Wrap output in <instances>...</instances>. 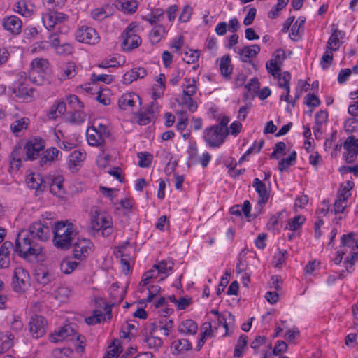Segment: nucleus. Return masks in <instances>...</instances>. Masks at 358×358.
<instances>
[{"instance_id": "17", "label": "nucleus", "mask_w": 358, "mask_h": 358, "mask_svg": "<svg viewBox=\"0 0 358 358\" xmlns=\"http://www.w3.org/2000/svg\"><path fill=\"white\" fill-rule=\"evenodd\" d=\"M28 231L30 232L34 239L37 238L41 241L48 240L51 234L50 227L40 222L31 224L29 227Z\"/></svg>"}, {"instance_id": "4", "label": "nucleus", "mask_w": 358, "mask_h": 358, "mask_svg": "<svg viewBox=\"0 0 358 358\" xmlns=\"http://www.w3.org/2000/svg\"><path fill=\"white\" fill-rule=\"evenodd\" d=\"M90 229L94 233H101L103 237L110 236L114 231L112 217L98 208H93L90 215Z\"/></svg>"}, {"instance_id": "2", "label": "nucleus", "mask_w": 358, "mask_h": 358, "mask_svg": "<svg viewBox=\"0 0 358 358\" xmlns=\"http://www.w3.org/2000/svg\"><path fill=\"white\" fill-rule=\"evenodd\" d=\"M341 246L338 251L343 252L345 270L339 273V278L345 277V273L351 272L355 259L358 257V244L354 238V234H343L341 238Z\"/></svg>"}, {"instance_id": "20", "label": "nucleus", "mask_w": 358, "mask_h": 358, "mask_svg": "<svg viewBox=\"0 0 358 358\" xmlns=\"http://www.w3.org/2000/svg\"><path fill=\"white\" fill-rule=\"evenodd\" d=\"M76 331L69 324L64 325L57 330H55L50 336V340L52 343H58L66 339H72Z\"/></svg>"}, {"instance_id": "26", "label": "nucleus", "mask_w": 358, "mask_h": 358, "mask_svg": "<svg viewBox=\"0 0 358 358\" xmlns=\"http://www.w3.org/2000/svg\"><path fill=\"white\" fill-rule=\"evenodd\" d=\"M178 331L184 335H194L198 331V324L193 320L186 319L180 323Z\"/></svg>"}, {"instance_id": "30", "label": "nucleus", "mask_w": 358, "mask_h": 358, "mask_svg": "<svg viewBox=\"0 0 358 358\" xmlns=\"http://www.w3.org/2000/svg\"><path fill=\"white\" fill-rule=\"evenodd\" d=\"M126 245L119 246L115 253L117 257H120V264L122 271L124 274H127L131 269L130 257L124 254Z\"/></svg>"}, {"instance_id": "42", "label": "nucleus", "mask_w": 358, "mask_h": 358, "mask_svg": "<svg viewBox=\"0 0 358 358\" xmlns=\"http://www.w3.org/2000/svg\"><path fill=\"white\" fill-rule=\"evenodd\" d=\"M306 218L302 215H297L289 220L286 229L291 231H296L299 229L301 226L304 223Z\"/></svg>"}, {"instance_id": "29", "label": "nucleus", "mask_w": 358, "mask_h": 358, "mask_svg": "<svg viewBox=\"0 0 358 358\" xmlns=\"http://www.w3.org/2000/svg\"><path fill=\"white\" fill-rule=\"evenodd\" d=\"M156 329L165 336H169L174 329V323L171 319L162 317L156 322Z\"/></svg>"}, {"instance_id": "36", "label": "nucleus", "mask_w": 358, "mask_h": 358, "mask_svg": "<svg viewBox=\"0 0 358 358\" xmlns=\"http://www.w3.org/2000/svg\"><path fill=\"white\" fill-rule=\"evenodd\" d=\"M117 7L124 13H134L136 12L138 3L136 0H118Z\"/></svg>"}, {"instance_id": "58", "label": "nucleus", "mask_w": 358, "mask_h": 358, "mask_svg": "<svg viewBox=\"0 0 358 358\" xmlns=\"http://www.w3.org/2000/svg\"><path fill=\"white\" fill-rule=\"evenodd\" d=\"M114 80V76L108 74H96L93 73L91 76V80L92 82H103L106 84L111 83Z\"/></svg>"}, {"instance_id": "54", "label": "nucleus", "mask_w": 358, "mask_h": 358, "mask_svg": "<svg viewBox=\"0 0 358 358\" xmlns=\"http://www.w3.org/2000/svg\"><path fill=\"white\" fill-rule=\"evenodd\" d=\"M139 159L138 166L143 168L148 167L152 160V156L148 152H139L138 154Z\"/></svg>"}, {"instance_id": "35", "label": "nucleus", "mask_w": 358, "mask_h": 358, "mask_svg": "<svg viewBox=\"0 0 358 358\" xmlns=\"http://www.w3.org/2000/svg\"><path fill=\"white\" fill-rule=\"evenodd\" d=\"M277 80L278 87L281 89L287 88L290 87V80L292 78L291 73L289 71L277 72L275 76H272Z\"/></svg>"}, {"instance_id": "9", "label": "nucleus", "mask_w": 358, "mask_h": 358, "mask_svg": "<svg viewBox=\"0 0 358 358\" xmlns=\"http://www.w3.org/2000/svg\"><path fill=\"white\" fill-rule=\"evenodd\" d=\"M226 131L222 130L218 126H210L203 131V138L206 144L211 148H219L224 142Z\"/></svg>"}, {"instance_id": "57", "label": "nucleus", "mask_w": 358, "mask_h": 358, "mask_svg": "<svg viewBox=\"0 0 358 358\" xmlns=\"http://www.w3.org/2000/svg\"><path fill=\"white\" fill-rule=\"evenodd\" d=\"M55 52L59 55H68L73 52V46L68 43L59 44L55 48Z\"/></svg>"}, {"instance_id": "24", "label": "nucleus", "mask_w": 358, "mask_h": 358, "mask_svg": "<svg viewBox=\"0 0 358 358\" xmlns=\"http://www.w3.org/2000/svg\"><path fill=\"white\" fill-rule=\"evenodd\" d=\"M13 249V243L6 241L0 248V268H8L10 262V252Z\"/></svg>"}, {"instance_id": "40", "label": "nucleus", "mask_w": 358, "mask_h": 358, "mask_svg": "<svg viewBox=\"0 0 358 358\" xmlns=\"http://www.w3.org/2000/svg\"><path fill=\"white\" fill-rule=\"evenodd\" d=\"M108 8V5H105L103 6L94 8L91 10L90 15L94 20H103L109 15L108 13L107 12Z\"/></svg>"}, {"instance_id": "61", "label": "nucleus", "mask_w": 358, "mask_h": 358, "mask_svg": "<svg viewBox=\"0 0 358 358\" xmlns=\"http://www.w3.org/2000/svg\"><path fill=\"white\" fill-rule=\"evenodd\" d=\"M242 129V124L239 121H234L226 129V136L231 134L234 136H236Z\"/></svg>"}, {"instance_id": "27", "label": "nucleus", "mask_w": 358, "mask_h": 358, "mask_svg": "<svg viewBox=\"0 0 358 358\" xmlns=\"http://www.w3.org/2000/svg\"><path fill=\"white\" fill-rule=\"evenodd\" d=\"M16 96L28 101L32 97L33 89L24 82L17 83L13 88Z\"/></svg>"}, {"instance_id": "23", "label": "nucleus", "mask_w": 358, "mask_h": 358, "mask_svg": "<svg viewBox=\"0 0 358 358\" xmlns=\"http://www.w3.org/2000/svg\"><path fill=\"white\" fill-rule=\"evenodd\" d=\"M30 124V120L28 117H23L14 120L10 126L11 132L15 136H23Z\"/></svg>"}, {"instance_id": "33", "label": "nucleus", "mask_w": 358, "mask_h": 358, "mask_svg": "<svg viewBox=\"0 0 358 358\" xmlns=\"http://www.w3.org/2000/svg\"><path fill=\"white\" fill-rule=\"evenodd\" d=\"M63 181L64 179L62 176H57L52 179L50 185V191L52 194L58 197L64 196L65 191L63 187Z\"/></svg>"}, {"instance_id": "64", "label": "nucleus", "mask_w": 358, "mask_h": 358, "mask_svg": "<svg viewBox=\"0 0 358 358\" xmlns=\"http://www.w3.org/2000/svg\"><path fill=\"white\" fill-rule=\"evenodd\" d=\"M20 150L15 149L10 155V165L12 167L19 168L22 164V159L20 158Z\"/></svg>"}, {"instance_id": "25", "label": "nucleus", "mask_w": 358, "mask_h": 358, "mask_svg": "<svg viewBox=\"0 0 358 358\" xmlns=\"http://www.w3.org/2000/svg\"><path fill=\"white\" fill-rule=\"evenodd\" d=\"M140 101L139 96L135 93H126L119 99L118 105L122 110L132 109Z\"/></svg>"}, {"instance_id": "21", "label": "nucleus", "mask_w": 358, "mask_h": 358, "mask_svg": "<svg viewBox=\"0 0 358 358\" xmlns=\"http://www.w3.org/2000/svg\"><path fill=\"white\" fill-rule=\"evenodd\" d=\"M85 158L86 153L84 150H74L68 157V169L72 172L78 171L83 166Z\"/></svg>"}, {"instance_id": "32", "label": "nucleus", "mask_w": 358, "mask_h": 358, "mask_svg": "<svg viewBox=\"0 0 358 358\" xmlns=\"http://www.w3.org/2000/svg\"><path fill=\"white\" fill-rule=\"evenodd\" d=\"M26 182L29 188L41 191L44 182L39 173H31L27 176Z\"/></svg>"}, {"instance_id": "53", "label": "nucleus", "mask_w": 358, "mask_h": 358, "mask_svg": "<svg viewBox=\"0 0 358 358\" xmlns=\"http://www.w3.org/2000/svg\"><path fill=\"white\" fill-rule=\"evenodd\" d=\"M345 131L348 134L358 132V121L355 118H349L344 124Z\"/></svg>"}, {"instance_id": "39", "label": "nucleus", "mask_w": 358, "mask_h": 358, "mask_svg": "<svg viewBox=\"0 0 358 358\" xmlns=\"http://www.w3.org/2000/svg\"><path fill=\"white\" fill-rule=\"evenodd\" d=\"M296 159V152L293 151L288 157L282 159L278 162V170L282 173L287 169L290 166L294 164Z\"/></svg>"}, {"instance_id": "60", "label": "nucleus", "mask_w": 358, "mask_h": 358, "mask_svg": "<svg viewBox=\"0 0 358 358\" xmlns=\"http://www.w3.org/2000/svg\"><path fill=\"white\" fill-rule=\"evenodd\" d=\"M352 99H357L348 107V113L352 116H358V91L350 93Z\"/></svg>"}, {"instance_id": "11", "label": "nucleus", "mask_w": 358, "mask_h": 358, "mask_svg": "<svg viewBox=\"0 0 358 358\" xmlns=\"http://www.w3.org/2000/svg\"><path fill=\"white\" fill-rule=\"evenodd\" d=\"M13 287L16 292H22L29 285V274L22 267L15 269L13 276Z\"/></svg>"}, {"instance_id": "51", "label": "nucleus", "mask_w": 358, "mask_h": 358, "mask_svg": "<svg viewBox=\"0 0 358 358\" xmlns=\"http://www.w3.org/2000/svg\"><path fill=\"white\" fill-rule=\"evenodd\" d=\"M199 57V52L196 50H189L183 52L182 59L187 64L196 62Z\"/></svg>"}, {"instance_id": "5", "label": "nucleus", "mask_w": 358, "mask_h": 358, "mask_svg": "<svg viewBox=\"0 0 358 358\" xmlns=\"http://www.w3.org/2000/svg\"><path fill=\"white\" fill-rule=\"evenodd\" d=\"M110 136L108 125L103 120H95L86 131V137L90 146L103 148L106 139Z\"/></svg>"}, {"instance_id": "45", "label": "nucleus", "mask_w": 358, "mask_h": 358, "mask_svg": "<svg viewBox=\"0 0 358 358\" xmlns=\"http://www.w3.org/2000/svg\"><path fill=\"white\" fill-rule=\"evenodd\" d=\"M354 185V182L351 180H348L344 184H342L338 190V196L348 199L351 196L350 190L353 188Z\"/></svg>"}, {"instance_id": "43", "label": "nucleus", "mask_w": 358, "mask_h": 358, "mask_svg": "<svg viewBox=\"0 0 358 358\" xmlns=\"http://www.w3.org/2000/svg\"><path fill=\"white\" fill-rule=\"evenodd\" d=\"M203 330L201 334V338L198 341L197 348L199 350L205 343L206 337L210 336L212 333V325L210 322H206L202 326Z\"/></svg>"}, {"instance_id": "12", "label": "nucleus", "mask_w": 358, "mask_h": 358, "mask_svg": "<svg viewBox=\"0 0 358 358\" xmlns=\"http://www.w3.org/2000/svg\"><path fill=\"white\" fill-rule=\"evenodd\" d=\"M29 329L33 338H41L43 336L46 332L47 320L43 316L34 315L30 317Z\"/></svg>"}, {"instance_id": "16", "label": "nucleus", "mask_w": 358, "mask_h": 358, "mask_svg": "<svg viewBox=\"0 0 358 358\" xmlns=\"http://www.w3.org/2000/svg\"><path fill=\"white\" fill-rule=\"evenodd\" d=\"M92 248L93 243L90 239H78L73 245V255L78 259H83L92 251Z\"/></svg>"}, {"instance_id": "31", "label": "nucleus", "mask_w": 358, "mask_h": 358, "mask_svg": "<svg viewBox=\"0 0 358 358\" xmlns=\"http://www.w3.org/2000/svg\"><path fill=\"white\" fill-rule=\"evenodd\" d=\"M344 36V31L334 29L327 41V48L331 51L338 50L341 44L339 39L343 38Z\"/></svg>"}, {"instance_id": "56", "label": "nucleus", "mask_w": 358, "mask_h": 358, "mask_svg": "<svg viewBox=\"0 0 358 358\" xmlns=\"http://www.w3.org/2000/svg\"><path fill=\"white\" fill-rule=\"evenodd\" d=\"M155 118V115L150 109L146 112L142 113L139 115L138 118V123L141 125H146L149 124Z\"/></svg>"}, {"instance_id": "55", "label": "nucleus", "mask_w": 358, "mask_h": 358, "mask_svg": "<svg viewBox=\"0 0 358 358\" xmlns=\"http://www.w3.org/2000/svg\"><path fill=\"white\" fill-rule=\"evenodd\" d=\"M157 271H156L154 268L152 269L149 270L148 271L145 273L142 276V279L140 282V286L145 287L148 285L150 282V280L152 279L157 277Z\"/></svg>"}, {"instance_id": "6", "label": "nucleus", "mask_w": 358, "mask_h": 358, "mask_svg": "<svg viewBox=\"0 0 358 358\" xmlns=\"http://www.w3.org/2000/svg\"><path fill=\"white\" fill-rule=\"evenodd\" d=\"M69 20L67 15L57 11H50L43 15L42 21L45 27L50 30L56 27L61 34H66L69 28L65 24Z\"/></svg>"}, {"instance_id": "63", "label": "nucleus", "mask_w": 358, "mask_h": 358, "mask_svg": "<svg viewBox=\"0 0 358 358\" xmlns=\"http://www.w3.org/2000/svg\"><path fill=\"white\" fill-rule=\"evenodd\" d=\"M286 145L284 142H278L275 145L273 151L270 155L271 159H278L279 155H285Z\"/></svg>"}, {"instance_id": "49", "label": "nucleus", "mask_w": 358, "mask_h": 358, "mask_svg": "<svg viewBox=\"0 0 358 358\" xmlns=\"http://www.w3.org/2000/svg\"><path fill=\"white\" fill-rule=\"evenodd\" d=\"M121 351V347L113 342L108 347L103 358H117Z\"/></svg>"}, {"instance_id": "13", "label": "nucleus", "mask_w": 358, "mask_h": 358, "mask_svg": "<svg viewBox=\"0 0 358 358\" xmlns=\"http://www.w3.org/2000/svg\"><path fill=\"white\" fill-rule=\"evenodd\" d=\"M44 149V142L41 138H33L28 141L24 147L26 159L34 160Z\"/></svg>"}, {"instance_id": "50", "label": "nucleus", "mask_w": 358, "mask_h": 358, "mask_svg": "<svg viewBox=\"0 0 358 358\" xmlns=\"http://www.w3.org/2000/svg\"><path fill=\"white\" fill-rule=\"evenodd\" d=\"M173 348L178 353L184 351H187L192 348V345L189 341L185 338L180 339L175 341Z\"/></svg>"}, {"instance_id": "28", "label": "nucleus", "mask_w": 358, "mask_h": 358, "mask_svg": "<svg viewBox=\"0 0 358 358\" xmlns=\"http://www.w3.org/2000/svg\"><path fill=\"white\" fill-rule=\"evenodd\" d=\"M146 74L147 71L144 68H134L124 74L123 81L125 84H130L138 78H144Z\"/></svg>"}, {"instance_id": "44", "label": "nucleus", "mask_w": 358, "mask_h": 358, "mask_svg": "<svg viewBox=\"0 0 358 358\" xmlns=\"http://www.w3.org/2000/svg\"><path fill=\"white\" fill-rule=\"evenodd\" d=\"M70 294L71 290L67 287L61 286L55 290L54 296L57 300L64 302L69 299Z\"/></svg>"}, {"instance_id": "14", "label": "nucleus", "mask_w": 358, "mask_h": 358, "mask_svg": "<svg viewBox=\"0 0 358 358\" xmlns=\"http://www.w3.org/2000/svg\"><path fill=\"white\" fill-rule=\"evenodd\" d=\"M285 59V51L278 49L272 55L271 58L266 62V68L267 71L271 75L275 76L277 72L281 71V66Z\"/></svg>"}, {"instance_id": "62", "label": "nucleus", "mask_w": 358, "mask_h": 358, "mask_svg": "<svg viewBox=\"0 0 358 358\" xmlns=\"http://www.w3.org/2000/svg\"><path fill=\"white\" fill-rule=\"evenodd\" d=\"M182 104L185 105L191 113H194L197 110V103L193 100L190 96H182Z\"/></svg>"}, {"instance_id": "1", "label": "nucleus", "mask_w": 358, "mask_h": 358, "mask_svg": "<svg viewBox=\"0 0 358 358\" xmlns=\"http://www.w3.org/2000/svg\"><path fill=\"white\" fill-rule=\"evenodd\" d=\"M14 250L19 256L27 258L35 257L41 258L43 257V248L37 243L31 237L28 230H21L16 238Z\"/></svg>"}, {"instance_id": "37", "label": "nucleus", "mask_w": 358, "mask_h": 358, "mask_svg": "<svg viewBox=\"0 0 358 358\" xmlns=\"http://www.w3.org/2000/svg\"><path fill=\"white\" fill-rule=\"evenodd\" d=\"M166 34V29L162 25L155 26L150 31L149 37L152 43H159Z\"/></svg>"}, {"instance_id": "22", "label": "nucleus", "mask_w": 358, "mask_h": 358, "mask_svg": "<svg viewBox=\"0 0 358 358\" xmlns=\"http://www.w3.org/2000/svg\"><path fill=\"white\" fill-rule=\"evenodd\" d=\"M252 186L259 196L257 205L259 206V208H262V206L265 205L269 199V191L268 190L265 183H264L257 178H255L253 180Z\"/></svg>"}, {"instance_id": "41", "label": "nucleus", "mask_w": 358, "mask_h": 358, "mask_svg": "<svg viewBox=\"0 0 358 358\" xmlns=\"http://www.w3.org/2000/svg\"><path fill=\"white\" fill-rule=\"evenodd\" d=\"M78 263L71 259L66 258L60 264L61 271L65 274L71 273L77 267Z\"/></svg>"}, {"instance_id": "7", "label": "nucleus", "mask_w": 358, "mask_h": 358, "mask_svg": "<svg viewBox=\"0 0 358 358\" xmlns=\"http://www.w3.org/2000/svg\"><path fill=\"white\" fill-rule=\"evenodd\" d=\"M139 30L136 22L130 23L122 34V48L129 52L137 48L141 43V37L138 34Z\"/></svg>"}, {"instance_id": "19", "label": "nucleus", "mask_w": 358, "mask_h": 358, "mask_svg": "<svg viewBox=\"0 0 358 358\" xmlns=\"http://www.w3.org/2000/svg\"><path fill=\"white\" fill-rule=\"evenodd\" d=\"M78 66L74 62H67L59 66L58 78L60 81L72 79L78 72Z\"/></svg>"}, {"instance_id": "34", "label": "nucleus", "mask_w": 358, "mask_h": 358, "mask_svg": "<svg viewBox=\"0 0 358 358\" xmlns=\"http://www.w3.org/2000/svg\"><path fill=\"white\" fill-rule=\"evenodd\" d=\"M220 69L222 76L226 78H229L232 73L233 67L231 64V57L229 55H224L220 58Z\"/></svg>"}, {"instance_id": "38", "label": "nucleus", "mask_w": 358, "mask_h": 358, "mask_svg": "<svg viewBox=\"0 0 358 358\" xmlns=\"http://www.w3.org/2000/svg\"><path fill=\"white\" fill-rule=\"evenodd\" d=\"M185 84L183 85L182 96H190L192 97L196 91L197 85L194 79H190L186 78L185 79Z\"/></svg>"}, {"instance_id": "48", "label": "nucleus", "mask_w": 358, "mask_h": 358, "mask_svg": "<svg viewBox=\"0 0 358 358\" xmlns=\"http://www.w3.org/2000/svg\"><path fill=\"white\" fill-rule=\"evenodd\" d=\"M173 266V262L169 261H161L157 264L153 266V268L157 271L158 273L167 274L169 271H171Z\"/></svg>"}, {"instance_id": "8", "label": "nucleus", "mask_w": 358, "mask_h": 358, "mask_svg": "<svg viewBox=\"0 0 358 358\" xmlns=\"http://www.w3.org/2000/svg\"><path fill=\"white\" fill-rule=\"evenodd\" d=\"M49 62L44 58H35L30 64L29 72L30 80L36 85H43L45 81Z\"/></svg>"}, {"instance_id": "3", "label": "nucleus", "mask_w": 358, "mask_h": 358, "mask_svg": "<svg viewBox=\"0 0 358 358\" xmlns=\"http://www.w3.org/2000/svg\"><path fill=\"white\" fill-rule=\"evenodd\" d=\"M55 246L62 250H67L76 236L74 225L68 221H59L55 224L52 230Z\"/></svg>"}, {"instance_id": "46", "label": "nucleus", "mask_w": 358, "mask_h": 358, "mask_svg": "<svg viewBox=\"0 0 358 358\" xmlns=\"http://www.w3.org/2000/svg\"><path fill=\"white\" fill-rule=\"evenodd\" d=\"M248 343V336L245 335H241L239 337L238 343L235 347L234 356V357L239 358L242 356L243 350Z\"/></svg>"}, {"instance_id": "59", "label": "nucleus", "mask_w": 358, "mask_h": 358, "mask_svg": "<svg viewBox=\"0 0 358 358\" xmlns=\"http://www.w3.org/2000/svg\"><path fill=\"white\" fill-rule=\"evenodd\" d=\"M14 10L24 17H28L31 13V10L27 8V3L23 1L16 3Z\"/></svg>"}, {"instance_id": "47", "label": "nucleus", "mask_w": 358, "mask_h": 358, "mask_svg": "<svg viewBox=\"0 0 358 358\" xmlns=\"http://www.w3.org/2000/svg\"><path fill=\"white\" fill-rule=\"evenodd\" d=\"M74 111L69 117V121L72 123L80 124L85 121L86 114L82 108L73 109Z\"/></svg>"}, {"instance_id": "10", "label": "nucleus", "mask_w": 358, "mask_h": 358, "mask_svg": "<svg viewBox=\"0 0 358 358\" xmlns=\"http://www.w3.org/2000/svg\"><path fill=\"white\" fill-rule=\"evenodd\" d=\"M75 37L78 42L87 44H96L100 37L95 29L91 27L78 26L75 33Z\"/></svg>"}, {"instance_id": "18", "label": "nucleus", "mask_w": 358, "mask_h": 358, "mask_svg": "<svg viewBox=\"0 0 358 358\" xmlns=\"http://www.w3.org/2000/svg\"><path fill=\"white\" fill-rule=\"evenodd\" d=\"M3 29L13 35H18L22 29V22L16 15L6 16L2 20Z\"/></svg>"}, {"instance_id": "15", "label": "nucleus", "mask_w": 358, "mask_h": 358, "mask_svg": "<svg viewBox=\"0 0 358 358\" xmlns=\"http://www.w3.org/2000/svg\"><path fill=\"white\" fill-rule=\"evenodd\" d=\"M260 50L261 48L259 45L254 44L242 48L236 47L234 50L237 55H238L239 59L241 62L250 63L252 59L259 54Z\"/></svg>"}, {"instance_id": "52", "label": "nucleus", "mask_w": 358, "mask_h": 358, "mask_svg": "<svg viewBox=\"0 0 358 358\" xmlns=\"http://www.w3.org/2000/svg\"><path fill=\"white\" fill-rule=\"evenodd\" d=\"M73 353L69 348H56L52 351V356L55 358H70Z\"/></svg>"}]
</instances>
